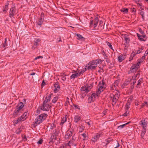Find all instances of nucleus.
I'll return each mask as SVG.
<instances>
[{
  "label": "nucleus",
  "mask_w": 148,
  "mask_h": 148,
  "mask_svg": "<svg viewBox=\"0 0 148 148\" xmlns=\"http://www.w3.org/2000/svg\"><path fill=\"white\" fill-rule=\"evenodd\" d=\"M67 115H66L64 117L61 121V122L60 123V125H62L66 121L67 119Z\"/></svg>",
  "instance_id": "28"
},
{
  "label": "nucleus",
  "mask_w": 148,
  "mask_h": 148,
  "mask_svg": "<svg viewBox=\"0 0 148 148\" xmlns=\"http://www.w3.org/2000/svg\"><path fill=\"white\" fill-rule=\"evenodd\" d=\"M84 130V128L83 127H80V128H79V132H82L83 130Z\"/></svg>",
  "instance_id": "55"
},
{
  "label": "nucleus",
  "mask_w": 148,
  "mask_h": 148,
  "mask_svg": "<svg viewBox=\"0 0 148 148\" xmlns=\"http://www.w3.org/2000/svg\"><path fill=\"white\" fill-rule=\"evenodd\" d=\"M92 88V86H89L88 85L86 84L82 86L80 90L83 93L84 92L86 94Z\"/></svg>",
  "instance_id": "4"
},
{
  "label": "nucleus",
  "mask_w": 148,
  "mask_h": 148,
  "mask_svg": "<svg viewBox=\"0 0 148 148\" xmlns=\"http://www.w3.org/2000/svg\"><path fill=\"white\" fill-rule=\"evenodd\" d=\"M140 64V62H138L136 64L133 65L131 67L129 73H131L136 72L139 68Z\"/></svg>",
  "instance_id": "5"
},
{
  "label": "nucleus",
  "mask_w": 148,
  "mask_h": 148,
  "mask_svg": "<svg viewBox=\"0 0 148 148\" xmlns=\"http://www.w3.org/2000/svg\"><path fill=\"white\" fill-rule=\"evenodd\" d=\"M54 88L53 89V91L55 93H57L60 90V86L59 83L57 82L54 84Z\"/></svg>",
  "instance_id": "15"
},
{
  "label": "nucleus",
  "mask_w": 148,
  "mask_h": 148,
  "mask_svg": "<svg viewBox=\"0 0 148 148\" xmlns=\"http://www.w3.org/2000/svg\"><path fill=\"white\" fill-rule=\"evenodd\" d=\"M67 101L68 102V103H69V106H70V110L73 111V106H74V104L73 103L72 101L71 100L70 101H68V100H69V99L67 97Z\"/></svg>",
  "instance_id": "22"
},
{
  "label": "nucleus",
  "mask_w": 148,
  "mask_h": 148,
  "mask_svg": "<svg viewBox=\"0 0 148 148\" xmlns=\"http://www.w3.org/2000/svg\"><path fill=\"white\" fill-rule=\"evenodd\" d=\"M41 40L39 38H36L35 39L34 42H33L34 45L32 47V49L33 50L37 48L38 46L39 45L40 43Z\"/></svg>",
  "instance_id": "9"
},
{
  "label": "nucleus",
  "mask_w": 148,
  "mask_h": 148,
  "mask_svg": "<svg viewBox=\"0 0 148 148\" xmlns=\"http://www.w3.org/2000/svg\"><path fill=\"white\" fill-rule=\"evenodd\" d=\"M133 58H132V57L130 56L129 58V61H131V60H133Z\"/></svg>",
  "instance_id": "61"
},
{
  "label": "nucleus",
  "mask_w": 148,
  "mask_h": 148,
  "mask_svg": "<svg viewBox=\"0 0 148 148\" xmlns=\"http://www.w3.org/2000/svg\"><path fill=\"white\" fill-rule=\"evenodd\" d=\"M131 12H132L134 13V14H135L136 12V9L134 8H131Z\"/></svg>",
  "instance_id": "46"
},
{
  "label": "nucleus",
  "mask_w": 148,
  "mask_h": 148,
  "mask_svg": "<svg viewBox=\"0 0 148 148\" xmlns=\"http://www.w3.org/2000/svg\"><path fill=\"white\" fill-rule=\"evenodd\" d=\"M75 110L77 112H80L81 110L80 107L77 105H75Z\"/></svg>",
  "instance_id": "33"
},
{
  "label": "nucleus",
  "mask_w": 148,
  "mask_h": 148,
  "mask_svg": "<svg viewBox=\"0 0 148 148\" xmlns=\"http://www.w3.org/2000/svg\"><path fill=\"white\" fill-rule=\"evenodd\" d=\"M122 35L124 38V40L125 41L126 44H125V45L126 44H128L130 41V36L128 34H122Z\"/></svg>",
  "instance_id": "14"
},
{
  "label": "nucleus",
  "mask_w": 148,
  "mask_h": 148,
  "mask_svg": "<svg viewBox=\"0 0 148 148\" xmlns=\"http://www.w3.org/2000/svg\"><path fill=\"white\" fill-rule=\"evenodd\" d=\"M141 124L142 125L143 129H146L145 127L147 126V123L145 122V121H141Z\"/></svg>",
  "instance_id": "37"
},
{
  "label": "nucleus",
  "mask_w": 148,
  "mask_h": 148,
  "mask_svg": "<svg viewBox=\"0 0 148 148\" xmlns=\"http://www.w3.org/2000/svg\"><path fill=\"white\" fill-rule=\"evenodd\" d=\"M100 94H99L97 91L96 93H93L91 96L90 99L91 101H94L96 98Z\"/></svg>",
  "instance_id": "17"
},
{
  "label": "nucleus",
  "mask_w": 148,
  "mask_h": 148,
  "mask_svg": "<svg viewBox=\"0 0 148 148\" xmlns=\"http://www.w3.org/2000/svg\"><path fill=\"white\" fill-rule=\"evenodd\" d=\"M99 21V19L97 17H96L95 18V20L94 21V25H93V21L92 20H90V27H93L94 28L96 27L97 25L98 24V22Z\"/></svg>",
  "instance_id": "8"
},
{
  "label": "nucleus",
  "mask_w": 148,
  "mask_h": 148,
  "mask_svg": "<svg viewBox=\"0 0 148 148\" xmlns=\"http://www.w3.org/2000/svg\"><path fill=\"white\" fill-rule=\"evenodd\" d=\"M136 54V53H134V52H133L131 53V56L132 57V58H133V57H134L135 56V55Z\"/></svg>",
  "instance_id": "57"
},
{
  "label": "nucleus",
  "mask_w": 148,
  "mask_h": 148,
  "mask_svg": "<svg viewBox=\"0 0 148 148\" xmlns=\"http://www.w3.org/2000/svg\"><path fill=\"white\" fill-rule=\"evenodd\" d=\"M60 148H64V146L63 145H61Z\"/></svg>",
  "instance_id": "64"
},
{
  "label": "nucleus",
  "mask_w": 148,
  "mask_h": 148,
  "mask_svg": "<svg viewBox=\"0 0 148 148\" xmlns=\"http://www.w3.org/2000/svg\"><path fill=\"white\" fill-rule=\"evenodd\" d=\"M87 69V68H84L82 69L80 71V70L79 71L78 68H77L75 71V77L80 76L81 74H82Z\"/></svg>",
  "instance_id": "10"
},
{
  "label": "nucleus",
  "mask_w": 148,
  "mask_h": 148,
  "mask_svg": "<svg viewBox=\"0 0 148 148\" xmlns=\"http://www.w3.org/2000/svg\"><path fill=\"white\" fill-rule=\"evenodd\" d=\"M131 81L132 79H131L129 78L127 79L126 80L123 84L122 85V88H124L125 86H127Z\"/></svg>",
  "instance_id": "21"
},
{
  "label": "nucleus",
  "mask_w": 148,
  "mask_h": 148,
  "mask_svg": "<svg viewBox=\"0 0 148 148\" xmlns=\"http://www.w3.org/2000/svg\"><path fill=\"white\" fill-rule=\"evenodd\" d=\"M143 79L142 78H140L138 82V84L136 85V87L138 88V87L143 82Z\"/></svg>",
  "instance_id": "38"
},
{
  "label": "nucleus",
  "mask_w": 148,
  "mask_h": 148,
  "mask_svg": "<svg viewBox=\"0 0 148 148\" xmlns=\"http://www.w3.org/2000/svg\"><path fill=\"white\" fill-rule=\"evenodd\" d=\"M58 98H59L57 96L54 97L52 100V103H56L58 99Z\"/></svg>",
  "instance_id": "30"
},
{
  "label": "nucleus",
  "mask_w": 148,
  "mask_h": 148,
  "mask_svg": "<svg viewBox=\"0 0 148 148\" xmlns=\"http://www.w3.org/2000/svg\"><path fill=\"white\" fill-rule=\"evenodd\" d=\"M100 134H97L92 138V141L94 142L97 141L100 137Z\"/></svg>",
  "instance_id": "20"
},
{
  "label": "nucleus",
  "mask_w": 148,
  "mask_h": 148,
  "mask_svg": "<svg viewBox=\"0 0 148 148\" xmlns=\"http://www.w3.org/2000/svg\"><path fill=\"white\" fill-rule=\"evenodd\" d=\"M106 43L107 45L111 49L113 50L112 47L110 43L109 42H106Z\"/></svg>",
  "instance_id": "44"
},
{
  "label": "nucleus",
  "mask_w": 148,
  "mask_h": 148,
  "mask_svg": "<svg viewBox=\"0 0 148 148\" xmlns=\"http://www.w3.org/2000/svg\"><path fill=\"white\" fill-rule=\"evenodd\" d=\"M81 119V117L79 116H75V122L77 123Z\"/></svg>",
  "instance_id": "34"
},
{
  "label": "nucleus",
  "mask_w": 148,
  "mask_h": 148,
  "mask_svg": "<svg viewBox=\"0 0 148 148\" xmlns=\"http://www.w3.org/2000/svg\"><path fill=\"white\" fill-rule=\"evenodd\" d=\"M139 32L142 35H143L144 34V32L141 29H139Z\"/></svg>",
  "instance_id": "56"
},
{
  "label": "nucleus",
  "mask_w": 148,
  "mask_h": 148,
  "mask_svg": "<svg viewBox=\"0 0 148 148\" xmlns=\"http://www.w3.org/2000/svg\"><path fill=\"white\" fill-rule=\"evenodd\" d=\"M125 110V112L124 113L123 115L125 116H128V114H129V111L128 110Z\"/></svg>",
  "instance_id": "47"
},
{
  "label": "nucleus",
  "mask_w": 148,
  "mask_h": 148,
  "mask_svg": "<svg viewBox=\"0 0 148 148\" xmlns=\"http://www.w3.org/2000/svg\"><path fill=\"white\" fill-rule=\"evenodd\" d=\"M71 78H74V74H73L71 76Z\"/></svg>",
  "instance_id": "62"
},
{
  "label": "nucleus",
  "mask_w": 148,
  "mask_h": 148,
  "mask_svg": "<svg viewBox=\"0 0 148 148\" xmlns=\"http://www.w3.org/2000/svg\"><path fill=\"white\" fill-rule=\"evenodd\" d=\"M27 114V112H25L20 117L18 118L21 122L23 121L26 119V116Z\"/></svg>",
  "instance_id": "19"
},
{
  "label": "nucleus",
  "mask_w": 148,
  "mask_h": 148,
  "mask_svg": "<svg viewBox=\"0 0 148 148\" xmlns=\"http://www.w3.org/2000/svg\"><path fill=\"white\" fill-rule=\"evenodd\" d=\"M60 130L58 129H56L53 131V133L51 136L50 139L51 141L53 140V139H57V137L58 136Z\"/></svg>",
  "instance_id": "7"
},
{
  "label": "nucleus",
  "mask_w": 148,
  "mask_h": 148,
  "mask_svg": "<svg viewBox=\"0 0 148 148\" xmlns=\"http://www.w3.org/2000/svg\"><path fill=\"white\" fill-rule=\"evenodd\" d=\"M148 54V49H147L145 52L144 55L145 56H147Z\"/></svg>",
  "instance_id": "59"
},
{
  "label": "nucleus",
  "mask_w": 148,
  "mask_h": 148,
  "mask_svg": "<svg viewBox=\"0 0 148 148\" xmlns=\"http://www.w3.org/2000/svg\"><path fill=\"white\" fill-rule=\"evenodd\" d=\"M72 135V133L71 132H68L67 134L66 135L65 137L66 138H69V136L71 137V136Z\"/></svg>",
  "instance_id": "42"
},
{
  "label": "nucleus",
  "mask_w": 148,
  "mask_h": 148,
  "mask_svg": "<svg viewBox=\"0 0 148 148\" xmlns=\"http://www.w3.org/2000/svg\"><path fill=\"white\" fill-rule=\"evenodd\" d=\"M99 88L97 91L99 94H100L105 88V83L103 80L100 81L98 85Z\"/></svg>",
  "instance_id": "6"
},
{
  "label": "nucleus",
  "mask_w": 148,
  "mask_h": 148,
  "mask_svg": "<svg viewBox=\"0 0 148 148\" xmlns=\"http://www.w3.org/2000/svg\"><path fill=\"white\" fill-rule=\"evenodd\" d=\"M9 3H7L5 4V6L3 7V8L6 10H7L8 9Z\"/></svg>",
  "instance_id": "45"
},
{
  "label": "nucleus",
  "mask_w": 148,
  "mask_h": 148,
  "mask_svg": "<svg viewBox=\"0 0 148 148\" xmlns=\"http://www.w3.org/2000/svg\"><path fill=\"white\" fill-rule=\"evenodd\" d=\"M101 62V60L96 59L90 62L88 64V66H86L87 69L88 70L93 71L95 69L97 66V64Z\"/></svg>",
  "instance_id": "2"
},
{
  "label": "nucleus",
  "mask_w": 148,
  "mask_h": 148,
  "mask_svg": "<svg viewBox=\"0 0 148 148\" xmlns=\"http://www.w3.org/2000/svg\"><path fill=\"white\" fill-rule=\"evenodd\" d=\"M134 87V85H132L130 87V91L131 92H132L133 90V89Z\"/></svg>",
  "instance_id": "54"
},
{
  "label": "nucleus",
  "mask_w": 148,
  "mask_h": 148,
  "mask_svg": "<svg viewBox=\"0 0 148 148\" xmlns=\"http://www.w3.org/2000/svg\"><path fill=\"white\" fill-rule=\"evenodd\" d=\"M43 140L42 139H41L39 141H38V142H37V144L38 145L41 144L42 143H43Z\"/></svg>",
  "instance_id": "48"
},
{
  "label": "nucleus",
  "mask_w": 148,
  "mask_h": 148,
  "mask_svg": "<svg viewBox=\"0 0 148 148\" xmlns=\"http://www.w3.org/2000/svg\"><path fill=\"white\" fill-rule=\"evenodd\" d=\"M51 107V106L49 102L47 101L45 102V101H44L40 109L43 111H48Z\"/></svg>",
  "instance_id": "3"
},
{
  "label": "nucleus",
  "mask_w": 148,
  "mask_h": 148,
  "mask_svg": "<svg viewBox=\"0 0 148 148\" xmlns=\"http://www.w3.org/2000/svg\"><path fill=\"white\" fill-rule=\"evenodd\" d=\"M7 10H6L4 9H3V12H4L5 14L6 12H7Z\"/></svg>",
  "instance_id": "60"
},
{
  "label": "nucleus",
  "mask_w": 148,
  "mask_h": 148,
  "mask_svg": "<svg viewBox=\"0 0 148 148\" xmlns=\"http://www.w3.org/2000/svg\"><path fill=\"white\" fill-rule=\"evenodd\" d=\"M21 110L18 108L15 110L14 112V114L15 115H18L19 114V113L20 112Z\"/></svg>",
  "instance_id": "32"
},
{
  "label": "nucleus",
  "mask_w": 148,
  "mask_h": 148,
  "mask_svg": "<svg viewBox=\"0 0 148 148\" xmlns=\"http://www.w3.org/2000/svg\"><path fill=\"white\" fill-rule=\"evenodd\" d=\"M16 9L14 6L12 7L10 9L9 13V16L12 18L13 17L14 15L16 14Z\"/></svg>",
  "instance_id": "11"
},
{
  "label": "nucleus",
  "mask_w": 148,
  "mask_h": 148,
  "mask_svg": "<svg viewBox=\"0 0 148 148\" xmlns=\"http://www.w3.org/2000/svg\"><path fill=\"white\" fill-rule=\"evenodd\" d=\"M7 38H5V40L4 42L1 45V47L2 48H4L8 46V44L7 42Z\"/></svg>",
  "instance_id": "31"
},
{
  "label": "nucleus",
  "mask_w": 148,
  "mask_h": 148,
  "mask_svg": "<svg viewBox=\"0 0 148 148\" xmlns=\"http://www.w3.org/2000/svg\"><path fill=\"white\" fill-rule=\"evenodd\" d=\"M56 125L53 123L49 124L48 126V129L51 130H53V129L56 128Z\"/></svg>",
  "instance_id": "25"
},
{
  "label": "nucleus",
  "mask_w": 148,
  "mask_h": 148,
  "mask_svg": "<svg viewBox=\"0 0 148 148\" xmlns=\"http://www.w3.org/2000/svg\"><path fill=\"white\" fill-rule=\"evenodd\" d=\"M146 131V129H143L141 134V138H143Z\"/></svg>",
  "instance_id": "36"
},
{
  "label": "nucleus",
  "mask_w": 148,
  "mask_h": 148,
  "mask_svg": "<svg viewBox=\"0 0 148 148\" xmlns=\"http://www.w3.org/2000/svg\"><path fill=\"white\" fill-rule=\"evenodd\" d=\"M75 35H76L77 37V39L78 40H84L85 39V38H84L81 35L79 34H75Z\"/></svg>",
  "instance_id": "26"
},
{
  "label": "nucleus",
  "mask_w": 148,
  "mask_h": 148,
  "mask_svg": "<svg viewBox=\"0 0 148 148\" xmlns=\"http://www.w3.org/2000/svg\"><path fill=\"white\" fill-rule=\"evenodd\" d=\"M110 97L112 99V102L115 104L119 98V95L118 94H115L114 95L111 94L110 95Z\"/></svg>",
  "instance_id": "12"
},
{
  "label": "nucleus",
  "mask_w": 148,
  "mask_h": 148,
  "mask_svg": "<svg viewBox=\"0 0 148 148\" xmlns=\"http://www.w3.org/2000/svg\"><path fill=\"white\" fill-rule=\"evenodd\" d=\"M44 14L42 13L40 15V18L38 19V22L37 23V24L41 27L44 20Z\"/></svg>",
  "instance_id": "13"
},
{
  "label": "nucleus",
  "mask_w": 148,
  "mask_h": 148,
  "mask_svg": "<svg viewBox=\"0 0 148 148\" xmlns=\"http://www.w3.org/2000/svg\"><path fill=\"white\" fill-rule=\"evenodd\" d=\"M21 122L20 121L19 119L18 118V119L15 120L14 121V124H17L18 122Z\"/></svg>",
  "instance_id": "49"
},
{
  "label": "nucleus",
  "mask_w": 148,
  "mask_h": 148,
  "mask_svg": "<svg viewBox=\"0 0 148 148\" xmlns=\"http://www.w3.org/2000/svg\"><path fill=\"white\" fill-rule=\"evenodd\" d=\"M81 135L83 136L84 138V139H85L87 137V135L85 133H83L81 134Z\"/></svg>",
  "instance_id": "50"
},
{
  "label": "nucleus",
  "mask_w": 148,
  "mask_h": 148,
  "mask_svg": "<svg viewBox=\"0 0 148 148\" xmlns=\"http://www.w3.org/2000/svg\"><path fill=\"white\" fill-rule=\"evenodd\" d=\"M112 86V88H113V90H115L116 89V86L115 84H113Z\"/></svg>",
  "instance_id": "53"
},
{
  "label": "nucleus",
  "mask_w": 148,
  "mask_h": 148,
  "mask_svg": "<svg viewBox=\"0 0 148 148\" xmlns=\"http://www.w3.org/2000/svg\"><path fill=\"white\" fill-rule=\"evenodd\" d=\"M136 75H134L132 77V78H131L132 79V80H133V85L136 83Z\"/></svg>",
  "instance_id": "39"
},
{
  "label": "nucleus",
  "mask_w": 148,
  "mask_h": 148,
  "mask_svg": "<svg viewBox=\"0 0 148 148\" xmlns=\"http://www.w3.org/2000/svg\"><path fill=\"white\" fill-rule=\"evenodd\" d=\"M130 122H128V123H126L125 124H124L123 125H121L120 126H119L118 127V128H121H121H123V127H124V126H125L126 125L128 124Z\"/></svg>",
  "instance_id": "43"
},
{
  "label": "nucleus",
  "mask_w": 148,
  "mask_h": 148,
  "mask_svg": "<svg viewBox=\"0 0 148 148\" xmlns=\"http://www.w3.org/2000/svg\"><path fill=\"white\" fill-rule=\"evenodd\" d=\"M47 116V114L43 113L38 116L35 119V121L32 124L34 127H35L41 123L46 118Z\"/></svg>",
  "instance_id": "1"
},
{
  "label": "nucleus",
  "mask_w": 148,
  "mask_h": 148,
  "mask_svg": "<svg viewBox=\"0 0 148 148\" xmlns=\"http://www.w3.org/2000/svg\"><path fill=\"white\" fill-rule=\"evenodd\" d=\"M24 128V126L21 125L19 128H18L16 131V134H19L22 132Z\"/></svg>",
  "instance_id": "23"
},
{
  "label": "nucleus",
  "mask_w": 148,
  "mask_h": 148,
  "mask_svg": "<svg viewBox=\"0 0 148 148\" xmlns=\"http://www.w3.org/2000/svg\"><path fill=\"white\" fill-rule=\"evenodd\" d=\"M138 5L141 6V7H140L141 10H140V12L139 13V14L141 16L142 18L144 20V18H145V16H144L145 12L143 11L144 9L143 8H142V7L141 4L138 3Z\"/></svg>",
  "instance_id": "16"
},
{
  "label": "nucleus",
  "mask_w": 148,
  "mask_h": 148,
  "mask_svg": "<svg viewBox=\"0 0 148 148\" xmlns=\"http://www.w3.org/2000/svg\"><path fill=\"white\" fill-rule=\"evenodd\" d=\"M142 49H139L137 51L136 53V54H139L141 52V51Z\"/></svg>",
  "instance_id": "58"
},
{
  "label": "nucleus",
  "mask_w": 148,
  "mask_h": 148,
  "mask_svg": "<svg viewBox=\"0 0 148 148\" xmlns=\"http://www.w3.org/2000/svg\"><path fill=\"white\" fill-rule=\"evenodd\" d=\"M124 14L127 13L128 12V9L127 8H123L120 10Z\"/></svg>",
  "instance_id": "35"
},
{
  "label": "nucleus",
  "mask_w": 148,
  "mask_h": 148,
  "mask_svg": "<svg viewBox=\"0 0 148 148\" xmlns=\"http://www.w3.org/2000/svg\"><path fill=\"white\" fill-rule=\"evenodd\" d=\"M45 85V80H43L42 83L41 84V86L42 87H43V86Z\"/></svg>",
  "instance_id": "52"
},
{
  "label": "nucleus",
  "mask_w": 148,
  "mask_h": 148,
  "mask_svg": "<svg viewBox=\"0 0 148 148\" xmlns=\"http://www.w3.org/2000/svg\"><path fill=\"white\" fill-rule=\"evenodd\" d=\"M43 58V57L42 56H38L35 58L34 60H36L39 58Z\"/></svg>",
  "instance_id": "51"
},
{
  "label": "nucleus",
  "mask_w": 148,
  "mask_h": 148,
  "mask_svg": "<svg viewBox=\"0 0 148 148\" xmlns=\"http://www.w3.org/2000/svg\"><path fill=\"white\" fill-rule=\"evenodd\" d=\"M62 79L63 80H65V79H66V78L65 77H64L63 76V77H62Z\"/></svg>",
  "instance_id": "63"
},
{
  "label": "nucleus",
  "mask_w": 148,
  "mask_h": 148,
  "mask_svg": "<svg viewBox=\"0 0 148 148\" xmlns=\"http://www.w3.org/2000/svg\"><path fill=\"white\" fill-rule=\"evenodd\" d=\"M125 59L124 56L123 55L119 56L118 58V60L120 62H122Z\"/></svg>",
  "instance_id": "27"
},
{
  "label": "nucleus",
  "mask_w": 148,
  "mask_h": 148,
  "mask_svg": "<svg viewBox=\"0 0 148 148\" xmlns=\"http://www.w3.org/2000/svg\"><path fill=\"white\" fill-rule=\"evenodd\" d=\"M24 104L22 102H20L18 105V108L21 110L22 108L23 107Z\"/></svg>",
  "instance_id": "41"
},
{
  "label": "nucleus",
  "mask_w": 148,
  "mask_h": 148,
  "mask_svg": "<svg viewBox=\"0 0 148 148\" xmlns=\"http://www.w3.org/2000/svg\"><path fill=\"white\" fill-rule=\"evenodd\" d=\"M53 96V95L52 93L49 94L47 96L44 101H45V102L47 101L49 102L50 101L51 99Z\"/></svg>",
  "instance_id": "18"
},
{
  "label": "nucleus",
  "mask_w": 148,
  "mask_h": 148,
  "mask_svg": "<svg viewBox=\"0 0 148 148\" xmlns=\"http://www.w3.org/2000/svg\"><path fill=\"white\" fill-rule=\"evenodd\" d=\"M130 103L127 101L125 105V110H127L130 108Z\"/></svg>",
  "instance_id": "40"
},
{
  "label": "nucleus",
  "mask_w": 148,
  "mask_h": 148,
  "mask_svg": "<svg viewBox=\"0 0 148 148\" xmlns=\"http://www.w3.org/2000/svg\"><path fill=\"white\" fill-rule=\"evenodd\" d=\"M137 35L138 37V39L140 41H146L145 40H144L143 39V37L142 35H141L137 33Z\"/></svg>",
  "instance_id": "29"
},
{
  "label": "nucleus",
  "mask_w": 148,
  "mask_h": 148,
  "mask_svg": "<svg viewBox=\"0 0 148 148\" xmlns=\"http://www.w3.org/2000/svg\"><path fill=\"white\" fill-rule=\"evenodd\" d=\"M74 140L73 138L72 140H70L68 143H67L68 145L70 147H71L73 146L74 144Z\"/></svg>",
  "instance_id": "24"
}]
</instances>
